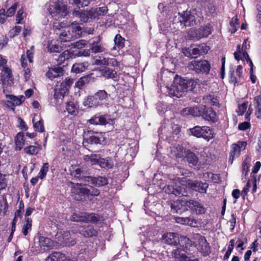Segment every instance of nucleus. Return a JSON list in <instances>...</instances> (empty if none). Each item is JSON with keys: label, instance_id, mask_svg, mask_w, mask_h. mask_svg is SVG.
<instances>
[{"label": "nucleus", "instance_id": "f257e3e1", "mask_svg": "<svg viewBox=\"0 0 261 261\" xmlns=\"http://www.w3.org/2000/svg\"><path fill=\"white\" fill-rule=\"evenodd\" d=\"M171 185L165 187L163 190L168 194H173L176 196H186V187L188 186L193 190L201 193L206 192L208 184L199 181H192L185 177H175L172 179Z\"/></svg>", "mask_w": 261, "mask_h": 261}, {"label": "nucleus", "instance_id": "f03ea898", "mask_svg": "<svg viewBox=\"0 0 261 261\" xmlns=\"http://www.w3.org/2000/svg\"><path fill=\"white\" fill-rule=\"evenodd\" d=\"M53 27L56 30H61L62 32L59 35V40L61 42H67L80 37L82 34V28L76 22H72L68 24L67 21L59 22L54 21Z\"/></svg>", "mask_w": 261, "mask_h": 261}, {"label": "nucleus", "instance_id": "7ed1b4c3", "mask_svg": "<svg viewBox=\"0 0 261 261\" xmlns=\"http://www.w3.org/2000/svg\"><path fill=\"white\" fill-rule=\"evenodd\" d=\"M197 83L193 79H184L176 75L174 79L173 83L170 88L166 87L168 90V94L171 96L180 97L187 91L192 90Z\"/></svg>", "mask_w": 261, "mask_h": 261}, {"label": "nucleus", "instance_id": "20e7f679", "mask_svg": "<svg viewBox=\"0 0 261 261\" xmlns=\"http://www.w3.org/2000/svg\"><path fill=\"white\" fill-rule=\"evenodd\" d=\"M179 132L180 128L177 125H172L169 121H167L162 123L159 129V137L160 139L170 141L171 138H174V135H177Z\"/></svg>", "mask_w": 261, "mask_h": 261}, {"label": "nucleus", "instance_id": "39448f33", "mask_svg": "<svg viewBox=\"0 0 261 261\" xmlns=\"http://www.w3.org/2000/svg\"><path fill=\"white\" fill-rule=\"evenodd\" d=\"M71 191L72 196L77 200L76 196H97L100 194L99 190L93 187H86L79 184L72 185Z\"/></svg>", "mask_w": 261, "mask_h": 261}, {"label": "nucleus", "instance_id": "423d86ee", "mask_svg": "<svg viewBox=\"0 0 261 261\" xmlns=\"http://www.w3.org/2000/svg\"><path fill=\"white\" fill-rule=\"evenodd\" d=\"M56 246H57V242H54L48 238L40 237L38 242H34L32 247V251L36 253H40L54 249Z\"/></svg>", "mask_w": 261, "mask_h": 261}, {"label": "nucleus", "instance_id": "0eeeda50", "mask_svg": "<svg viewBox=\"0 0 261 261\" xmlns=\"http://www.w3.org/2000/svg\"><path fill=\"white\" fill-rule=\"evenodd\" d=\"M46 6L48 12L53 17L59 15L64 17L67 14L66 6L63 4L62 0H50Z\"/></svg>", "mask_w": 261, "mask_h": 261}, {"label": "nucleus", "instance_id": "6e6552de", "mask_svg": "<svg viewBox=\"0 0 261 261\" xmlns=\"http://www.w3.org/2000/svg\"><path fill=\"white\" fill-rule=\"evenodd\" d=\"M182 19L180 22H184L185 26H190L196 24L200 22L202 15L200 11L197 9H192L189 11L184 12V14L180 15Z\"/></svg>", "mask_w": 261, "mask_h": 261}, {"label": "nucleus", "instance_id": "1a4fd4ad", "mask_svg": "<svg viewBox=\"0 0 261 261\" xmlns=\"http://www.w3.org/2000/svg\"><path fill=\"white\" fill-rule=\"evenodd\" d=\"M189 134L197 138H203L207 141L214 137L213 130L208 126L197 125L189 129Z\"/></svg>", "mask_w": 261, "mask_h": 261}, {"label": "nucleus", "instance_id": "9d476101", "mask_svg": "<svg viewBox=\"0 0 261 261\" xmlns=\"http://www.w3.org/2000/svg\"><path fill=\"white\" fill-rule=\"evenodd\" d=\"M188 67L190 70L195 71L197 73L208 74L211 65L210 63L205 60H193L189 63Z\"/></svg>", "mask_w": 261, "mask_h": 261}, {"label": "nucleus", "instance_id": "9b49d317", "mask_svg": "<svg viewBox=\"0 0 261 261\" xmlns=\"http://www.w3.org/2000/svg\"><path fill=\"white\" fill-rule=\"evenodd\" d=\"M72 83V80L66 78L61 83L58 84L55 89V97H58L59 95L64 97L68 92V89Z\"/></svg>", "mask_w": 261, "mask_h": 261}, {"label": "nucleus", "instance_id": "f8f14e48", "mask_svg": "<svg viewBox=\"0 0 261 261\" xmlns=\"http://www.w3.org/2000/svg\"><path fill=\"white\" fill-rule=\"evenodd\" d=\"M196 241L194 246L197 247L201 253L206 255L210 251V247L204 237L197 234L194 237Z\"/></svg>", "mask_w": 261, "mask_h": 261}, {"label": "nucleus", "instance_id": "ddd939ff", "mask_svg": "<svg viewBox=\"0 0 261 261\" xmlns=\"http://www.w3.org/2000/svg\"><path fill=\"white\" fill-rule=\"evenodd\" d=\"M93 214L72 213L69 218L71 221L75 222H83L85 223L95 222L97 220Z\"/></svg>", "mask_w": 261, "mask_h": 261}, {"label": "nucleus", "instance_id": "4468645a", "mask_svg": "<svg viewBox=\"0 0 261 261\" xmlns=\"http://www.w3.org/2000/svg\"><path fill=\"white\" fill-rule=\"evenodd\" d=\"M7 100L5 101L6 105L14 111L16 106H20L24 100L23 95L16 96L11 94H6Z\"/></svg>", "mask_w": 261, "mask_h": 261}, {"label": "nucleus", "instance_id": "2eb2a0df", "mask_svg": "<svg viewBox=\"0 0 261 261\" xmlns=\"http://www.w3.org/2000/svg\"><path fill=\"white\" fill-rule=\"evenodd\" d=\"M246 145L247 143L245 141H238L231 145L230 152V160H231V163L233 159L239 156L241 152L245 149Z\"/></svg>", "mask_w": 261, "mask_h": 261}, {"label": "nucleus", "instance_id": "dca6fc26", "mask_svg": "<svg viewBox=\"0 0 261 261\" xmlns=\"http://www.w3.org/2000/svg\"><path fill=\"white\" fill-rule=\"evenodd\" d=\"M2 70V81L4 85V92L5 93L6 84L11 85L13 84V77L11 70L7 66L1 69Z\"/></svg>", "mask_w": 261, "mask_h": 261}, {"label": "nucleus", "instance_id": "f3484780", "mask_svg": "<svg viewBox=\"0 0 261 261\" xmlns=\"http://www.w3.org/2000/svg\"><path fill=\"white\" fill-rule=\"evenodd\" d=\"M243 67L241 65H239L235 71H230L229 82L236 85L239 84L243 79Z\"/></svg>", "mask_w": 261, "mask_h": 261}, {"label": "nucleus", "instance_id": "a211bd4d", "mask_svg": "<svg viewBox=\"0 0 261 261\" xmlns=\"http://www.w3.org/2000/svg\"><path fill=\"white\" fill-rule=\"evenodd\" d=\"M106 139V137L105 133L95 132L90 136L87 140V142L90 144H103L105 143Z\"/></svg>", "mask_w": 261, "mask_h": 261}, {"label": "nucleus", "instance_id": "6ab92c4d", "mask_svg": "<svg viewBox=\"0 0 261 261\" xmlns=\"http://www.w3.org/2000/svg\"><path fill=\"white\" fill-rule=\"evenodd\" d=\"M180 237L175 233L169 232L163 236V240L165 243L170 245H177L179 244Z\"/></svg>", "mask_w": 261, "mask_h": 261}, {"label": "nucleus", "instance_id": "aec40b11", "mask_svg": "<svg viewBox=\"0 0 261 261\" xmlns=\"http://www.w3.org/2000/svg\"><path fill=\"white\" fill-rule=\"evenodd\" d=\"M108 9L106 7L93 8L90 10V19H99L100 16L106 15Z\"/></svg>", "mask_w": 261, "mask_h": 261}, {"label": "nucleus", "instance_id": "412c9836", "mask_svg": "<svg viewBox=\"0 0 261 261\" xmlns=\"http://www.w3.org/2000/svg\"><path fill=\"white\" fill-rule=\"evenodd\" d=\"M85 180L97 187L103 186L108 183V179L102 176L97 177L87 176L85 177Z\"/></svg>", "mask_w": 261, "mask_h": 261}, {"label": "nucleus", "instance_id": "4be33fe9", "mask_svg": "<svg viewBox=\"0 0 261 261\" xmlns=\"http://www.w3.org/2000/svg\"><path fill=\"white\" fill-rule=\"evenodd\" d=\"M83 105L87 108H92L97 107L100 105V103L95 96H88L83 99Z\"/></svg>", "mask_w": 261, "mask_h": 261}, {"label": "nucleus", "instance_id": "5701e85b", "mask_svg": "<svg viewBox=\"0 0 261 261\" xmlns=\"http://www.w3.org/2000/svg\"><path fill=\"white\" fill-rule=\"evenodd\" d=\"M55 238L58 241L57 244L67 245L70 238V232L67 231H60L57 233Z\"/></svg>", "mask_w": 261, "mask_h": 261}, {"label": "nucleus", "instance_id": "b1692460", "mask_svg": "<svg viewBox=\"0 0 261 261\" xmlns=\"http://www.w3.org/2000/svg\"><path fill=\"white\" fill-rule=\"evenodd\" d=\"M175 221L178 223L187 225L194 227H197L198 224L197 221L191 217L185 218L176 217L175 218Z\"/></svg>", "mask_w": 261, "mask_h": 261}, {"label": "nucleus", "instance_id": "393cba45", "mask_svg": "<svg viewBox=\"0 0 261 261\" xmlns=\"http://www.w3.org/2000/svg\"><path fill=\"white\" fill-rule=\"evenodd\" d=\"M202 117L205 120L209 121L215 122L217 120L215 112L212 108H206L205 106Z\"/></svg>", "mask_w": 261, "mask_h": 261}, {"label": "nucleus", "instance_id": "a878e982", "mask_svg": "<svg viewBox=\"0 0 261 261\" xmlns=\"http://www.w3.org/2000/svg\"><path fill=\"white\" fill-rule=\"evenodd\" d=\"M90 49L93 53H99L105 51V47L100 43L99 37L96 39V40H94L90 43Z\"/></svg>", "mask_w": 261, "mask_h": 261}, {"label": "nucleus", "instance_id": "bb28decb", "mask_svg": "<svg viewBox=\"0 0 261 261\" xmlns=\"http://www.w3.org/2000/svg\"><path fill=\"white\" fill-rule=\"evenodd\" d=\"M63 69L60 67H55L53 68H49L48 71L46 72V75L47 77L50 80L54 78L58 77L63 74Z\"/></svg>", "mask_w": 261, "mask_h": 261}, {"label": "nucleus", "instance_id": "cd10ccee", "mask_svg": "<svg viewBox=\"0 0 261 261\" xmlns=\"http://www.w3.org/2000/svg\"><path fill=\"white\" fill-rule=\"evenodd\" d=\"M34 46H32L31 47L30 50H28L27 51V55L23 54L21 55L20 61L21 66L24 68L27 67V58L28 59L29 62L30 63H32L33 61V51Z\"/></svg>", "mask_w": 261, "mask_h": 261}, {"label": "nucleus", "instance_id": "c85d7f7f", "mask_svg": "<svg viewBox=\"0 0 261 261\" xmlns=\"http://www.w3.org/2000/svg\"><path fill=\"white\" fill-rule=\"evenodd\" d=\"M242 57L241 58V59H242V61H246L247 63L249 64V66L250 67V79L252 82V83H255L256 81V77L255 75L253 74V65L251 61V60L250 59L248 55H247L245 52H243L242 53Z\"/></svg>", "mask_w": 261, "mask_h": 261}, {"label": "nucleus", "instance_id": "c756f323", "mask_svg": "<svg viewBox=\"0 0 261 261\" xmlns=\"http://www.w3.org/2000/svg\"><path fill=\"white\" fill-rule=\"evenodd\" d=\"M172 257L180 261H187L188 256L186 251L181 248H177L171 252Z\"/></svg>", "mask_w": 261, "mask_h": 261}, {"label": "nucleus", "instance_id": "7c9ffc66", "mask_svg": "<svg viewBox=\"0 0 261 261\" xmlns=\"http://www.w3.org/2000/svg\"><path fill=\"white\" fill-rule=\"evenodd\" d=\"M66 110L69 115L76 116L79 113V105L76 102L70 101L66 103Z\"/></svg>", "mask_w": 261, "mask_h": 261}, {"label": "nucleus", "instance_id": "2f4dec72", "mask_svg": "<svg viewBox=\"0 0 261 261\" xmlns=\"http://www.w3.org/2000/svg\"><path fill=\"white\" fill-rule=\"evenodd\" d=\"M255 115L257 118L261 119V91L253 99Z\"/></svg>", "mask_w": 261, "mask_h": 261}, {"label": "nucleus", "instance_id": "473e14b6", "mask_svg": "<svg viewBox=\"0 0 261 261\" xmlns=\"http://www.w3.org/2000/svg\"><path fill=\"white\" fill-rule=\"evenodd\" d=\"M186 205L189 207L187 211H191L193 212H201L204 210V207L198 201L190 200L186 202Z\"/></svg>", "mask_w": 261, "mask_h": 261}, {"label": "nucleus", "instance_id": "72a5a7b5", "mask_svg": "<svg viewBox=\"0 0 261 261\" xmlns=\"http://www.w3.org/2000/svg\"><path fill=\"white\" fill-rule=\"evenodd\" d=\"M79 230V233L85 237H92L96 236L97 234V230L92 226L88 225L87 227H82Z\"/></svg>", "mask_w": 261, "mask_h": 261}, {"label": "nucleus", "instance_id": "f704fd0d", "mask_svg": "<svg viewBox=\"0 0 261 261\" xmlns=\"http://www.w3.org/2000/svg\"><path fill=\"white\" fill-rule=\"evenodd\" d=\"M212 32V29L210 24H207L205 26L201 27L196 33V37L197 39L206 37L208 36Z\"/></svg>", "mask_w": 261, "mask_h": 261}, {"label": "nucleus", "instance_id": "c9c22d12", "mask_svg": "<svg viewBox=\"0 0 261 261\" xmlns=\"http://www.w3.org/2000/svg\"><path fill=\"white\" fill-rule=\"evenodd\" d=\"M32 121L34 129L36 131L40 133L44 132L43 121L39 116H37L35 114L33 118Z\"/></svg>", "mask_w": 261, "mask_h": 261}, {"label": "nucleus", "instance_id": "e433bc0d", "mask_svg": "<svg viewBox=\"0 0 261 261\" xmlns=\"http://www.w3.org/2000/svg\"><path fill=\"white\" fill-rule=\"evenodd\" d=\"M94 64L98 65H111L113 66L117 65V62L115 59L113 58H102L99 57V59H96Z\"/></svg>", "mask_w": 261, "mask_h": 261}, {"label": "nucleus", "instance_id": "4c0bfd02", "mask_svg": "<svg viewBox=\"0 0 261 261\" xmlns=\"http://www.w3.org/2000/svg\"><path fill=\"white\" fill-rule=\"evenodd\" d=\"M127 142L129 147L127 149V154H129L132 157H134L138 152V143L134 140H127Z\"/></svg>", "mask_w": 261, "mask_h": 261}, {"label": "nucleus", "instance_id": "58836bf2", "mask_svg": "<svg viewBox=\"0 0 261 261\" xmlns=\"http://www.w3.org/2000/svg\"><path fill=\"white\" fill-rule=\"evenodd\" d=\"M100 156L97 154L92 153L89 155H85L83 156V159L85 162L90 164L91 165H98Z\"/></svg>", "mask_w": 261, "mask_h": 261}, {"label": "nucleus", "instance_id": "ea45409f", "mask_svg": "<svg viewBox=\"0 0 261 261\" xmlns=\"http://www.w3.org/2000/svg\"><path fill=\"white\" fill-rule=\"evenodd\" d=\"M65 255L59 252H54L46 257L45 261H65Z\"/></svg>", "mask_w": 261, "mask_h": 261}, {"label": "nucleus", "instance_id": "a19ab883", "mask_svg": "<svg viewBox=\"0 0 261 261\" xmlns=\"http://www.w3.org/2000/svg\"><path fill=\"white\" fill-rule=\"evenodd\" d=\"M36 146L29 145L24 148L23 151L25 153L29 155H36L41 149V146L38 144Z\"/></svg>", "mask_w": 261, "mask_h": 261}, {"label": "nucleus", "instance_id": "79ce46f5", "mask_svg": "<svg viewBox=\"0 0 261 261\" xmlns=\"http://www.w3.org/2000/svg\"><path fill=\"white\" fill-rule=\"evenodd\" d=\"M24 136L23 133H19L15 138L16 149L20 150L24 145Z\"/></svg>", "mask_w": 261, "mask_h": 261}, {"label": "nucleus", "instance_id": "37998d69", "mask_svg": "<svg viewBox=\"0 0 261 261\" xmlns=\"http://www.w3.org/2000/svg\"><path fill=\"white\" fill-rule=\"evenodd\" d=\"M31 213H25L24 223L22 227V233L24 236H27L28 231L31 230L32 220L29 216Z\"/></svg>", "mask_w": 261, "mask_h": 261}, {"label": "nucleus", "instance_id": "c03bdc74", "mask_svg": "<svg viewBox=\"0 0 261 261\" xmlns=\"http://www.w3.org/2000/svg\"><path fill=\"white\" fill-rule=\"evenodd\" d=\"M185 152V150L179 144L174 145L171 148V153L172 155L176 158H179L183 157Z\"/></svg>", "mask_w": 261, "mask_h": 261}, {"label": "nucleus", "instance_id": "a18cd8bd", "mask_svg": "<svg viewBox=\"0 0 261 261\" xmlns=\"http://www.w3.org/2000/svg\"><path fill=\"white\" fill-rule=\"evenodd\" d=\"M98 165L102 168L109 169L113 166L114 162L110 158L103 159L100 157Z\"/></svg>", "mask_w": 261, "mask_h": 261}, {"label": "nucleus", "instance_id": "49530a36", "mask_svg": "<svg viewBox=\"0 0 261 261\" xmlns=\"http://www.w3.org/2000/svg\"><path fill=\"white\" fill-rule=\"evenodd\" d=\"M247 40H245L243 43V45H242V49H241V48H240V45H238L237 51L234 53V58L237 60H238V61L240 60H242V59H241V58L242 57V55L243 52H245L248 55V54L247 53V52L246 51V49L247 48Z\"/></svg>", "mask_w": 261, "mask_h": 261}, {"label": "nucleus", "instance_id": "de8ad7c7", "mask_svg": "<svg viewBox=\"0 0 261 261\" xmlns=\"http://www.w3.org/2000/svg\"><path fill=\"white\" fill-rule=\"evenodd\" d=\"M204 102L211 106L219 107V102L214 95H208L203 97Z\"/></svg>", "mask_w": 261, "mask_h": 261}, {"label": "nucleus", "instance_id": "09e8293b", "mask_svg": "<svg viewBox=\"0 0 261 261\" xmlns=\"http://www.w3.org/2000/svg\"><path fill=\"white\" fill-rule=\"evenodd\" d=\"M88 66L89 64L87 62L75 63L73 65L71 71L74 73H79L85 71Z\"/></svg>", "mask_w": 261, "mask_h": 261}, {"label": "nucleus", "instance_id": "8fccbe9b", "mask_svg": "<svg viewBox=\"0 0 261 261\" xmlns=\"http://www.w3.org/2000/svg\"><path fill=\"white\" fill-rule=\"evenodd\" d=\"M89 122L94 125H105L107 120L105 116H95L89 120Z\"/></svg>", "mask_w": 261, "mask_h": 261}, {"label": "nucleus", "instance_id": "3c124183", "mask_svg": "<svg viewBox=\"0 0 261 261\" xmlns=\"http://www.w3.org/2000/svg\"><path fill=\"white\" fill-rule=\"evenodd\" d=\"M74 51L72 53H70L68 50H66L63 52L59 57L58 59V61L62 63L64 62L66 60H68L70 58H74Z\"/></svg>", "mask_w": 261, "mask_h": 261}, {"label": "nucleus", "instance_id": "603ef678", "mask_svg": "<svg viewBox=\"0 0 261 261\" xmlns=\"http://www.w3.org/2000/svg\"><path fill=\"white\" fill-rule=\"evenodd\" d=\"M179 245L183 247L188 248L193 245H194L195 242L190 240L188 238L185 236H180Z\"/></svg>", "mask_w": 261, "mask_h": 261}, {"label": "nucleus", "instance_id": "864d4df0", "mask_svg": "<svg viewBox=\"0 0 261 261\" xmlns=\"http://www.w3.org/2000/svg\"><path fill=\"white\" fill-rule=\"evenodd\" d=\"M124 39L119 34L116 35L114 39L115 46L113 47L114 49L117 50L122 48L124 45Z\"/></svg>", "mask_w": 261, "mask_h": 261}, {"label": "nucleus", "instance_id": "5fc2aeb1", "mask_svg": "<svg viewBox=\"0 0 261 261\" xmlns=\"http://www.w3.org/2000/svg\"><path fill=\"white\" fill-rule=\"evenodd\" d=\"M186 158L187 162L193 166H196L198 163L197 157L192 152L188 151L186 153Z\"/></svg>", "mask_w": 261, "mask_h": 261}, {"label": "nucleus", "instance_id": "6e6d98bb", "mask_svg": "<svg viewBox=\"0 0 261 261\" xmlns=\"http://www.w3.org/2000/svg\"><path fill=\"white\" fill-rule=\"evenodd\" d=\"M101 74L103 77L111 79H114L117 75V72L115 70L107 68L102 69Z\"/></svg>", "mask_w": 261, "mask_h": 261}, {"label": "nucleus", "instance_id": "4d7b16f0", "mask_svg": "<svg viewBox=\"0 0 261 261\" xmlns=\"http://www.w3.org/2000/svg\"><path fill=\"white\" fill-rule=\"evenodd\" d=\"M204 109V106L191 108V110H190L191 111V115L194 117L202 116Z\"/></svg>", "mask_w": 261, "mask_h": 261}, {"label": "nucleus", "instance_id": "13d9d810", "mask_svg": "<svg viewBox=\"0 0 261 261\" xmlns=\"http://www.w3.org/2000/svg\"><path fill=\"white\" fill-rule=\"evenodd\" d=\"M204 179L212 181L214 182H218L219 180L218 174H214L212 172H207L203 175Z\"/></svg>", "mask_w": 261, "mask_h": 261}, {"label": "nucleus", "instance_id": "bf43d9fd", "mask_svg": "<svg viewBox=\"0 0 261 261\" xmlns=\"http://www.w3.org/2000/svg\"><path fill=\"white\" fill-rule=\"evenodd\" d=\"M49 170V164L48 163H44L42 167H41L39 173H38V177L39 178L42 179H43L46 175L47 173L48 172Z\"/></svg>", "mask_w": 261, "mask_h": 261}, {"label": "nucleus", "instance_id": "052dcab7", "mask_svg": "<svg viewBox=\"0 0 261 261\" xmlns=\"http://www.w3.org/2000/svg\"><path fill=\"white\" fill-rule=\"evenodd\" d=\"M230 26L231 28L230 29V31L231 32V33L233 34L234 33L238 28H239V24L238 23V19L237 18V16H236L233 17L231 20L230 21Z\"/></svg>", "mask_w": 261, "mask_h": 261}, {"label": "nucleus", "instance_id": "680f3d73", "mask_svg": "<svg viewBox=\"0 0 261 261\" xmlns=\"http://www.w3.org/2000/svg\"><path fill=\"white\" fill-rule=\"evenodd\" d=\"M90 77L89 76H83L80 78L75 84V86L79 89H81L85 84L89 82Z\"/></svg>", "mask_w": 261, "mask_h": 261}, {"label": "nucleus", "instance_id": "e2e57ef3", "mask_svg": "<svg viewBox=\"0 0 261 261\" xmlns=\"http://www.w3.org/2000/svg\"><path fill=\"white\" fill-rule=\"evenodd\" d=\"M108 94L105 90H99L95 94V97L100 103L108 97Z\"/></svg>", "mask_w": 261, "mask_h": 261}, {"label": "nucleus", "instance_id": "0e129e2a", "mask_svg": "<svg viewBox=\"0 0 261 261\" xmlns=\"http://www.w3.org/2000/svg\"><path fill=\"white\" fill-rule=\"evenodd\" d=\"M48 51L50 53L59 52L61 49V47L53 44L52 42L49 43L47 46Z\"/></svg>", "mask_w": 261, "mask_h": 261}, {"label": "nucleus", "instance_id": "69168bd1", "mask_svg": "<svg viewBox=\"0 0 261 261\" xmlns=\"http://www.w3.org/2000/svg\"><path fill=\"white\" fill-rule=\"evenodd\" d=\"M79 16L81 21L86 22L89 19H90V10L89 11H84L81 12H79Z\"/></svg>", "mask_w": 261, "mask_h": 261}, {"label": "nucleus", "instance_id": "338daca9", "mask_svg": "<svg viewBox=\"0 0 261 261\" xmlns=\"http://www.w3.org/2000/svg\"><path fill=\"white\" fill-rule=\"evenodd\" d=\"M17 6H18L17 3L14 4L11 7H10L8 9V10L6 13V16L7 17H11L12 16H13L14 14V13L17 9Z\"/></svg>", "mask_w": 261, "mask_h": 261}, {"label": "nucleus", "instance_id": "774afa93", "mask_svg": "<svg viewBox=\"0 0 261 261\" xmlns=\"http://www.w3.org/2000/svg\"><path fill=\"white\" fill-rule=\"evenodd\" d=\"M182 206V204L178 200H176L171 203V207L172 210L176 211V212H177L178 210H180Z\"/></svg>", "mask_w": 261, "mask_h": 261}]
</instances>
